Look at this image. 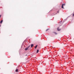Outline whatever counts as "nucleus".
Wrapping results in <instances>:
<instances>
[{
	"label": "nucleus",
	"mask_w": 74,
	"mask_h": 74,
	"mask_svg": "<svg viewBox=\"0 0 74 74\" xmlns=\"http://www.w3.org/2000/svg\"><path fill=\"white\" fill-rule=\"evenodd\" d=\"M62 8H64L63 7V5H62Z\"/></svg>",
	"instance_id": "nucleus-10"
},
{
	"label": "nucleus",
	"mask_w": 74,
	"mask_h": 74,
	"mask_svg": "<svg viewBox=\"0 0 74 74\" xmlns=\"http://www.w3.org/2000/svg\"><path fill=\"white\" fill-rule=\"evenodd\" d=\"M61 22H62V21H61Z\"/></svg>",
	"instance_id": "nucleus-18"
},
{
	"label": "nucleus",
	"mask_w": 74,
	"mask_h": 74,
	"mask_svg": "<svg viewBox=\"0 0 74 74\" xmlns=\"http://www.w3.org/2000/svg\"><path fill=\"white\" fill-rule=\"evenodd\" d=\"M1 27V25H0V27Z\"/></svg>",
	"instance_id": "nucleus-17"
},
{
	"label": "nucleus",
	"mask_w": 74,
	"mask_h": 74,
	"mask_svg": "<svg viewBox=\"0 0 74 74\" xmlns=\"http://www.w3.org/2000/svg\"><path fill=\"white\" fill-rule=\"evenodd\" d=\"M49 29H47L46 30V32H47V31H48V30H49Z\"/></svg>",
	"instance_id": "nucleus-11"
},
{
	"label": "nucleus",
	"mask_w": 74,
	"mask_h": 74,
	"mask_svg": "<svg viewBox=\"0 0 74 74\" xmlns=\"http://www.w3.org/2000/svg\"><path fill=\"white\" fill-rule=\"evenodd\" d=\"M16 72H18V69H16Z\"/></svg>",
	"instance_id": "nucleus-7"
},
{
	"label": "nucleus",
	"mask_w": 74,
	"mask_h": 74,
	"mask_svg": "<svg viewBox=\"0 0 74 74\" xmlns=\"http://www.w3.org/2000/svg\"><path fill=\"white\" fill-rule=\"evenodd\" d=\"M73 16H74V14H73Z\"/></svg>",
	"instance_id": "nucleus-13"
},
{
	"label": "nucleus",
	"mask_w": 74,
	"mask_h": 74,
	"mask_svg": "<svg viewBox=\"0 0 74 74\" xmlns=\"http://www.w3.org/2000/svg\"><path fill=\"white\" fill-rule=\"evenodd\" d=\"M27 56V55H25V56Z\"/></svg>",
	"instance_id": "nucleus-16"
},
{
	"label": "nucleus",
	"mask_w": 74,
	"mask_h": 74,
	"mask_svg": "<svg viewBox=\"0 0 74 74\" xmlns=\"http://www.w3.org/2000/svg\"><path fill=\"white\" fill-rule=\"evenodd\" d=\"M33 46H34V45H33V44H32L31 45V47H32H32H33Z\"/></svg>",
	"instance_id": "nucleus-4"
},
{
	"label": "nucleus",
	"mask_w": 74,
	"mask_h": 74,
	"mask_svg": "<svg viewBox=\"0 0 74 74\" xmlns=\"http://www.w3.org/2000/svg\"><path fill=\"white\" fill-rule=\"evenodd\" d=\"M62 5H63H63H65V4L64 3L63 4H62Z\"/></svg>",
	"instance_id": "nucleus-12"
},
{
	"label": "nucleus",
	"mask_w": 74,
	"mask_h": 74,
	"mask_svg": "<svg viewBox=\"0 0 74 74\" xmlns=\"http://www.w3.org/2000/svg\"><path fill=\"white\" fill-rule=\"evenodd\" d=\"M30 47V45L29 46L27 47L25 49V51H27V50H28L29 49V47Z\"/></svg>",
	"instance_id": "nucleus-1"
},
{
	"label": "nucleus",
	"mask_w": 74,
	"mask_h": 74,
	"mask_svg": "<svg viewBox=\"0 0 74 74\" xmlns=\"http://www.w3.org/2000/svg\"><path fill=\"white\" fill-rule=\"evenodd\" d=\"M3 21V20H2L0 21V23L1 24L2 23V22Z\"/></svg>",
	"instance_id": "nucleus-5"
},
{
	"label": "nucleus",
	"mask_w": 74,
	"mask_h": 74,
	"mask_svg": "<svg viewBox=\"0 0 74 74\" xmlns=\"http://www.w3.org/2000/svg\"><path fill=\"white\" fill-rule=\"evenodd\" d=\"M39 51V50H38V49L37 50V52H36L37 53H38Z\"/></svg>",
	"instance_id": "nucleus-9"
},
{
	"label": "nucleus",
	"mask_w": 74,
	"mask_h": 74,
	"mask_svg": "<svg viewBox=\"0 0 74 74\" xmlns=\"http://www.w3.org/2000/svg\"><path fill=\"white\" fill-rule=\"evenodd\" d=\"M57 30H58V31H60V29H59V28L58 27L57 28Z\"/></svg>",
	"instance_id": "nucleus-3"
},
{
	"label": "nucleus",
	"mask_w": 74,
	"mask_h": 74,
	"mask_svg": "<svg viewBox=\"0 0 74 74\" xmlns=\"http://www.w3.org/2000/svg\"><path fill=\"white\" fill-rule=\"evenodd\" d=\"M1 15H0V18H1Z\"/></svg>",
	"instance_id": "nucleus-14"
},
{
	"label": "nucleus",
	"mask_w": 74,
	"mask_h": 74,
	"mask_svg": "<svg viewBox=\"0 0 74 74\" xmlns=\"http://www.w3.org/2000/svg\"><path fill=\"white\" fill-rule=\"evenodd\" d=\"M37 45L35 47V49H36L37 48Z\"/></svg>",
	"instance_id": "nucleus-8"
},
{
	"label": "nucleus",
	"mask_w": 74,
	"mask_h": 74,
	"mask_svg": "<svg viewBox=\"0 0 74 74\" xmlns=\"http://www.w3.org/2000/svg\"><path fill=\"white\" fill-rule=\"evenodd\" d=\"M57 12H58H58H59V11H58Z\"/></svg>",
	"instance_id": "nucleus-15"
},
{
	"label": "nucleus",
	"mask_w": 74,
	"mask_h": 74,
	"mask_svg": "<svg viewBox=\"0 0 74 74\" xmlns=\"http://www.w3.org/2000/svg\"><path fill=\"white\" fill-rule=\"evenodd\" d=\"M67 18H68V17L66 19H65L63 21V22H64L65 21H66V20H67Z\"/></svg>",
	"instance_id": "nucleus-2"
},
{
	"label": "nucleus",
	"mask_w": 74,
	"mask_h": 74,
	"mask_svg": "<svg viewBox=\"0 0 74 74\" xmlns=\"http://www.w3.org/2000/svg\"><path fill=\"white\" fill-rule=\"evenodd\" d=\"M53 33H54V34H55L56 35V34H58L56 32H54Z\"/></svg>",
	"instance_id": "nucleus-6"
}]
</instances>
